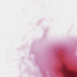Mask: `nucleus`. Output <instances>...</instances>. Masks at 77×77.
Returning a JSON list of instances; mask_svg holds the SVG:
<instances>
[{
  "instance_id": "nucleus-1",
  "label": "nucleus",
  "mask_w": 77,
  "mask_h": 77,
  "mask_svg": "<svg viewBox=\"0 0 77 77\" xmlns=\"http://www.w3.org/2000/svg\"><path fill=\"white\" fill-rule=\"evenodd\" d=\"M64 75L65 77H77V73L73 70H68L66 67L64 69Z\"/></svg>"
}]
</instances>
